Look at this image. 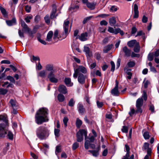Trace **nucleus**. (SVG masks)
<instances>
[{"instance_id": "obj_1", "label": "nucleus", "mask_w": 159, "mask_h": 159, "mask_svg": "<svg viewBox=\"0 0 159 159\" xmlns=\"http://www.w3.org/2000/svg\"><path fill=\"white\" fill-rule=\"evenodd\" d=\"M74 73L73 77L76 79L78 77V82L81 84H84L86 79L88 78V74L86 68L82 66H77L74 68Z\"/></svg>"}, {"instance_id": "obj_2", "label": "nucleus", "mask_w": 159, "mask_h": 159, "mask_svg": "<svg viewBox=\"0 0 159 159\" xmlns=\"http://www.w3.org/2000/svg\"><path fill=\"white\" fill-rule=\"evenodd\" d=\"M48 110L46 108L42 107L39 108L37 111L35 115V121L38 125H41L43 123L48 122Z\"/></svg>"}, {"instance_id": "obj_3", "label": "nucleus", "mask_w": 159, "mask_h": 159, "mask_svg": "<svg viewBox=\"0 0 159 159\" xmlns=\"http://www.w3.org/2000/svg\"><path fill=\"white\" fill-rule=\"evenodd\" d=\"M70 23L69 20L67 19L65 20L64 22L63 27L64 30V33L62 34L58 35L59 31L57 30H56L53 34V39L57 42L59 40H62L66 38L68 35L70 30L69 31V25Z\"/></svg>"}, {"instance_id": "obj_4", "label": "nucleus", "mask_w": 159, "mask_h": 159, "mask_svg": "<svg viewBox=\"0 0 159 159\" xmlns=\"http://www.w3.org/2000/svg\"><path fill=\"white\" fill-rule=\"evenodd\" d=\"M49 132L47 127L43 125L39 127L36 130L37 137L41 140L47 139L49 136Z\"/></svg>"}, {"instance_id": "obj_5", "label": "nucleus", "mask_w": 159, "mask_h": 159, "mask_svg": "<svg viewBox=\"0 0 159 159\" xmlns=\"http://www.w3.org/2000/svg\"><path fill=\"white\" fill-rule=\"evenodd\" d=\"M20 22L22 28V30L20 29L18 30V34L20 38H24V32L26 33L29 31L30 29L23 20H21Z\"/></svg>"}, {"instance_id": "obj_6", "label": "nucleus", "mask_w": 159, "mask_h": 159, "mask_svg": "<svg viewBox=\"0 0 159 159\" xmlns=\"http://www.w3.org/2000/svg\"><path fill=\"white\" fill-rule=\"evenodd\" d=\"M85 136V140H86L87 137V132L84 129H80L76 133L77 141L80 142L83 141V136Z\"/></svg>"}, {"instance_id": "obj_7", "label": "nucleus", "mask_w": 159, "mask_h": 159, "mask_svg": "<svg viewBox=\"0 0 159 159\" xmlns=\"http://www.w3.org/2000/svg\"><path fill=\"white\" fill-rule=\"evenodd\" d=\"M143 98H139L136 101V113H140L141 114L142 113L143 110L141 108L143 104Z\"/></svg>"}, {"instance_id": "obj_8", "label": "nucleus", "mask_w": 159, "mask_h": 159, "mask_svg": "<svg viewBox=\"0 0 159 159\" xmlns=\"http://www.w3.org/2000/svg\"><path fill=\"white\" fill-rule=\"evenodd\" d=\"M48 78L49 80L52 83H57L58 80L55 77V75L53 71H51L48 74Z\"/></svg>"}, {"instance_id": "obj_9", "label": "nucleus", "mask_w": 159, "mask_h": 159, "mask_svg": "<svg viewBox=\"0 0 159 159\" xmlns=\"http://www.w3.org/2000/svg\"><path fill=\"white\" fill-rule=\"evenodd\" d=\"M52 10L50 14V18L51 19L56 18L58 16L57 14H56L57 12V7L55 4L52 5Z\"/></svg>"}, {"instance_id": "obj_10", "label": "nucleus", "mask_w": 159, "mask_h": 159, "mask_svg": "<svg viewBox=\"0 0 159 159\" xmlns=\"http://www.w3.org/2000/svg\"><path fill=\"white\" fill-rule=\"evenodd\" d=\"M121 52L124 53V56L129 57L130 56L131 51L126 46H125L122 48Z\"/></svg>"}, {"instance_id": "obj_11", "label": "nucleus", "mask_w": 159, "mask_h": 159, "mask_svg": "<svg viewBox=\"0 0 159 159\" xmlns=\"http://www.w3.org/2000/svg\"><path fill=\"white\" fill-rule=\"evenodd\" d=\"M116 84L115 87L111 91V93L115 96H118L119 92L118 89V82L117 80H116Z\"/></svg>"}, {"instance_id": "obj_12", "label": "nucleus", "mask_w": 159, "mask_h": 159, "mask_svg": "<svg viewBox=\"0 0 159 159\" xmlns=\"http://www.w3.org/2000/svg\"><path fill=\"white\" fill-rule=\"evenodd\" d=\"M7 130L5 129L1 124H0V138L5 137L7 134Z\"/></svg>"}, {"instance_id": "obj_13", "label": "nucleus", "mask_w": 159, "mask_h": 159, "mask_svg": "<svg viewBox=\"0 0 159 159\" xmlns=\"http://www.w3.org/2000/svg\"><path fill=\"white\" fill-rule=\"evenodd\" d=\"M58 90L60 93L63 94H65L67 93V90L66 87L63 85H59L58 88Z\"/></svg>"}, {"instance_id": "obj_14", "label": "nucleus", "mask_w": 159, "mask_h": 159, "mask_svg": "<svg viewBox=\"0 0 159 159\" xmlns=\"http://www.w3.org/2000/svg\"><path fill=\"white\" fill-rule=\"evenodd\" d=\"M78 111L79 113L83 114L85 111V109L83 105L81 103H79L78 104Z\"/></svg>"}, {"instance_id": "obj_15", "label": "nucleus", "mask_w": 159, "mask_h": 159, "mask_svg": "<svg viewBox=\"0 0 159 159\" xmlns=\"http://www.w3.org/2000/svg\"><path fill=\"white\" fill-rule=\"evenodd\" d=\"M138 9V5L136 4H135L134 5V15L133 16L134 18H138L139 17V12Z\"/></svg>"}, {"instance_id": "obj_16", "label": "nucleus", "mask_w": 159, "mask_h": 159, "mask_svg": "<svg viewBox=\"0 0 159 159\" xmlns=\"http://www.w3.org/2000/svg\"><path fill=\"white\" fill-rule=\"evenodd\" d=\"M100 147H98L96 150H89L88 151L92 154L93 156L95 157H97L99 154V151L100 150Z\"/></svg>"}, {"instance_id": "obj_17", "label": "nucleus", "mask_w": 159, "mask_h": 159, "mask_svg": "<svg viewBox=\"0 0 159 159\" xmlns=\"http://www.w3.org/2000/svg\"><path fill=\"white\" fill-rule=\"evenodd\" d=\"M6 22L7 25L9 26L16 24V20L15 18H13L10 20H6Z\"/></svg>"}, {"instance_id": "obj_18", "label": "nucleus", "mask_w": 159, "mask_h": 159, "mask_svg": "<svg viewBox=\"0 0 159 159\" xmlns=\"http://www.w3.org/2000/svg\"><path fill=\"white\" fill-rule=\"evenodd\" d=\"M88 36V34L87 32H85L84 33H83L80 34V36H79V39L82 41H85L87 39V37Z\"/></svg>"}, {"instance_id": "obj_19", "label": "nucleus", "mask_w": 159, "mask_h": 159, "mask_svg": "<svg viewBox=\"0 0 159 159\" xmlns=\"http://www.w3.org/2000/svg\"><path fill=\"white\" fill-rule=\"evenodd\" d=\"M53 35V32L52 31H49L47 34L46 40L48 42L52 41V37Z\"/></svg>"}, {"instance_id": "obj_20", "label": "nucleus", "mask_w": 159, "mask_h": 159, "mask_svg": "<svg viewBox=\"0 0 159 159\" xmlns=\"http://www.w3.org/2000/svg\"><path fill=\"white\" fill-rule=\"evenodd\" d=\"M64 82L68 86H71L73 85V83H71V79L69 78H65Z\"/></svg>"}, {"instance_id": "obj_21", "label": "nucleus", "mask_w": 159, "mask_h": 159, "mask_svg": "<svg viewBox=\"0 0 159 159\" xmlns=\"http://www.w3.org/2000/svg\"><path fill=\"white\" fill-rule=\"evenodd\" d=\"M137 43L136 40H133L128 42L127 44L129 47L132 48L134 46L136 43Z\"/></svg>"}, {"instance_id": "obj_22", "label": "nucleus", "mask_w": 159, "mask_h": 159, "mask_svg": "<svg viewBox=\"0 0 159 159\" xmlns=\"http://www.w3.org/2000/svg\"><path fill=\"white\" fill-rule=\"evenodd\" d=\"M96 4V3L94 2L90 3L89 2L86 6L90 10H94L95 9Z\"/></svg>"}, {"instance_id": "obj_23", "label": "nucleus", "mask_w": 159, "mask_h": 159, "mask_svg": "<svg viewBox=\"0 0 159 159\" xmlns=\"http://www.w3.org/2000/svg\"><path fill=\"white\" fill-rule=\"evenodd\" d=\"M113 45H108L104 47L103 49V52L104 53H107L110 51L112 48Z\"/></svg>"}, {"instance_id": "obj_24", "label": "nucleus", "mask_w": 159, "mask_h": 159, "mask_svg": "<svg viewBox=\"0 0 159 159\" xmlns=\"http://www.w3.org/2000/svg\"><path fill=\"white\" fill-rule=\"evenodd\" d=\"M140 49V47L139 44V43L138 42L134 46V51L136 53H138L139 52Z\"/></svg>"}, {"instance_id": "obj_25", "label": "nucleus", "mask_w": 159, "mask_h": 159, "mask_svg": "<svg viewBox=\"0 0 159 159\" xmlns=\"http://www.w3.org/2000/svg\"><path fill=\"white\" fill-rule=\"evenodd\" d=\"M109 22L111 26H114L116 23V20L114 17H112L109 19Z\"/></svg>"}, {"instance_id": "obj_26", "label": "nucleus", "mask_w": 159, "mask_h": 159, "mask_svg": "<svg viewBox=\"0 0 159 159\" xmlns=\"http://www.w3.org/2000/svg\"><path fill=\"white\" fill-rule=\"evenodd\" d=\"M57 99L60 102H62L64 101L65 99L64 96L62 94H59L57 97Z\"/></svg>"}, {"instance_id": "obj_27", "label": "nucleus", "mask_w": 159, "mask_h": 159, "mask_svg": "<svg viewBox=\"0 0 159 159\" xmlns=\"http://www.w3.org/2000/svg\"><path fill=\"white\" fill-rule=\"evenodd\" d=\"M47 75L46 70H42L40 71L38 74V76L42 78H45Z\"/></svg>"}, {"instance_id": "obj_28", "label": "nucleus", "mask_w": 159, "mask_h": 159, "mask_svg": "<svg viewBox=\"0 0 159 159\" xmlns=\"http://www.w3.org/2000/svg\"><path fill=\"white\" fill-rule=\"evenodd\" d=\"M45 69L46 70L48 71H53V65L51 64H47L45 66Z\"/></svg>"}, {"instance_id": "obj_29", "label": "nucleus", "mask_w": 159, "mask_h": 159, "mask_svg": "<svg viewBox=\"0 0 159 159\" xmlns=\"http://www.w3.org/2000/svg\"><path fill=\"white\" fill-rule=\"evenodd\" d=\"M33 18V16L32 15L30 14L26 16L24 20L27 23H29L30 22V20L32 19Z\"/></svg>"}, {"instance_id": "obj_30", "label": "nucleus", "mask_w": 159, "mask_h": 159, "mask_svg": "<svg viewBox=\"0 0 159 159\" xmlns=\"http://www.w3.org/2000/svg\"><path fill=\"white\" fill-rule=\"evenodd\" d=\"M5 146L6 147L4 148L2 152V153L4 155H5L6 154L7 151L9 149V143H6L5 144Z\"/></svg>"}, {"instance_id": "obj_31", "label": "nucleus", "mask_w": 159, "mask_h": 159, "mask_svg": "<svg viewBox=\"0 0 159 159\" xmlns=\"http://www.w3.org/2000/svg\"><path fill=\"white\" fill-rule=\"evenodd\" d=\"M0 120H2L6 123L7 122V119L6 115H0Z\"/></svg>"}, {"instance_id": "obj_32", "label": "nucleus", "mask_w": 159, "mask_h": 159, "mask_svg": "<svg viewBox=\"0 0 159 159\" xmlns=\"http://www.w3.org/2000/svg\"><path fill=\"white\" fill-rule=\"evenodd\" d=\"M134 155H132L130 157L129 154H126L125 156H124L122 159H134Z\"/></svg>"}, {"instance_id": "obj_33", "label": "nucleus", "mask_w": 159, "mask_h": 159, "mask_svg": "<svg viewBox=\"0 0 159 159\" xmlns=\"http://www.w3.org/2000/svg\"><path fill=\"white\" fill-rule=\"evenodd\" d=\"M82 124V121L79 118H77L76 122V125L78 128H80Z\"/></svg>"}, {"instance_id": "obj_34", "label": "nucleus", "mask_w": 159, "mask_h": 159, "mask_svg": "<svg viewBox=\"0 0 159 159\" xmlns=\"http://www.w3.org/2000/svg\"><path fill=\"white\" fill-rule=\"evenodd\" d=\"M50 18L49 16V15L48 14L46 15L44 17V19L45 21V22L47 24H49L50 22Z\"/></svg>"}, {"instance_id": "obj_35", "label": "nucleus", "mask_w": 159, "mask_h": 159, "mask_svg": "<svg viewBox=\"0 0 159 159\" xmlns=\"http://www.w3.org/2000/svg\"><path fill=\"white\" fill-rule=\"evenodd\" d=\"M10 103L11 107L14 108V107H17V105L16 104V102L15 101L11 99L9 102Z\"/></svg>"}, {"instance_id": "obj_36", "label": "nucleus", "mask_w": 159, "mask_h": 159, "mask_svg": "<svg viewBox=\"0 0 159 159\" xmlns=\"http://www.w3.org/2000/svg\"><path fill=\"white\" fill-rule=\"evenodd\" d=\"M131 70L130 69H128L126 71V73L127 74L128 76H127V78L129 79H130L131 78V77L132 75V74L130 72Z\"/></svg>"}, {"instance_id": "obj_37", "label": "nucleus", "mask_w": 159, "mask_h": 159, "mask_svg": "<svg viewBox=\"0 0 159 159\" xmlns=\"http://www.w3.org/2000/svg\"><path fill=\"white\" fill-rule=\"evenodd\" d=\"M116 31H117V29H116L115 30H114L113 28L111 27H109L108 29V31L109 32L111 33H114L115 34H116Z\"/></svg>"}, {"instance_id": "obj_38", "label": "nucleus", "mask_w": 159, "mask_h": 159, "mask_svg": "<svg viewBox=\"0 0 159 159\" xmlns=\"http://www.w3.org/2000/svg\"><path fill=\"white\" fill-rule=\"evenodd\" d=\"M7 138L10 140H13V134L12 132L8 131L7 134Z\"/></svg>"}, {"instance_id": "obj_39", "label": "nucleus", "mask_w": 159, "mask_h": 159, "mask_svg": "<svg viewBox=\"0 0 159 159\" xmlns=\"http://www.w3.org/2000/svg\"><path fill=\"white\" fill-rule=\"evenodd\" d=\"M75 102L73 98H71L69 101L68 104V105L71 107L74 106Z\"/></svg>"}, {"instance_id": "obj_40", "label": "nucleus", "mask_w": 159, "mask_h": 159, "mask_svg": "<svg viewBox=\"0 0 159 159\" xmlns=\"http://www.w3.org/2000/svg\"><path fill=\"white\" fill-rule=\"evenodd\" d=\"M127 66L129 67H132L135 65V63L134 61H129L127 63Z\"/></svg>"}, {"instance_id": "obj_41", "label": "nucleus", "mask_w": 159, "mask_h": 159, "mask_svg": "<svg viewBox=\"0 0 159 159\" xmlns=\"http://www.w3.org/2000/svg\"><path fill=\"white\" fill-rule=\"evenodd\" d=\"M154 54L153 53H149L148 56V60L150 61H152L153 59Z\"/></svg>"}, {"instance_id": "obj_42", "label": "nucleus", "mask_w": 159, "mask_h": 159, "mask_svg": "<svg viewBox=\"0 0 159 159\" xmlns=\"http://www.w3.org/2000/svg\"><path fill=\"white\" fill-rule=\"evenodd\" d=\"M79 147V144L77 142L74 143L72 146V149L73 150H75Z\"/></svg>"}, {"instance_id": "obj_43", "label": "nucleus", "mask_w": 159, "mask_h": 159, "mask_svg": "<svg viewBox=\"0 0 159 159\" xmlns=\"http://www.w3.org/2000/svg\"><path fill=\"white\" fill-rule=\"evenodd\" d=\"M84 51L86 53L88 56H90L89 49L88 47L87 46H84Z\"/></svg>"}, {"instance_id": "obj_44", "label": "nucleus", "mask_w": 159, "mask_h": 159, "mask_svg": "<svg viewBox=\"0 0 159 159\" xmlns=\"http://www.w3.org/2000/svg\"><path fill=\"white\" fill-rule=\"evenodd\" d=\"M8 92L7 90L3 89H1L0 90V94L2 95H5Z\"/></svg>"}, {"instance_id": "obj_45", "label": "nucleus", "mask_w": 159, "mask_h": 159, "mask_svg": "<svg viewBox=\"0 0 159 159\" xmlns=\"http://www.w3.org/2000/svg\"><path fill=\"white\" fill-rule=\"evenodd\" d=\"M97 105L98 107L99 108H100L103 106V104L102 102H99V101H97Z\"/></svg>"}, {"instance_id": "obj_46", "label": "nucleus", "mask_w": 159, "mask_h": 159, "mask_svg": "<svg viewBox=\"0 0 159 159\" xmlns=\"http://www.w3.org/2000/svg\"><path fill=\"white\" fill-rule=\"evenodd\" d=\"M143 136L146 139H148L150 137L149 133L148 132H144L143 134Z\"/></svg>"}, {"instance_id": "obj_47", "label": "nucleus", "mask_w": 159, "mask_h": 159, "mask_svg": "<svg viewBox=\"0 0 159 159\" xmlns=\"http://www.w3.org/2000/svg\"><path fill=\"white\" fill-rule=\"evenodd\" d=\"M89 140H85L84 143V147L86 149H89Z\"/></svg>"}, {"instance_id": "obj_48", "label": "nucleus", "mask_w": 159, "mask_h": 159, "mask_svg": "<svg viewBox=\"0 0 159 159\" xmlns=\"http://www.w3.org/2000/svg\"><path fill=\"white\" fill-rule=\"evenodd\" d=\"M68 120V119L67 117H64L63 119V122L65 127H66L67 126V123Z\"/></svg>"}, {"instance_id": "obj_49", "label": "nucleus", "mask_w": 159, "mask_h": 159, "mask_svg": "<svg viewBox=\"0 0 159 159\" xmlns=\"http://www.w3.org/2000/svg\"><path fill=\"white\" fill-rule=\"evenodd\" d=\"M92 17V16H90L89 17H87L85 18L83 21V23L84 24H85L87 23L89 20H90Z\"/></svg>"}, {"instance_id": "obj_50", "label": "nucleus", "mask_w": 159, "mask_h": 159, "mask_svg": "<svg viewBox=\"0 0 159 159\" xmlns=\"http://www.w3.org/2000/svg\"><path fill=\"white\" fill-rule=\"evenodd\" d=\"M7 79L13 83H15V81L14 78L11 76H7Z\"/></svg>"}, {"instance_id": "obj_51", "label": "nucleus", "mask_w": 159, "mask_h": 159, "mask_svg": "<svg viewBox=\"0 0 159 159\" xmlns=\"http://www.w3.org/2000/svg\"><path fill=\"white\" fill-rule=\"evenodd\" d=\"M61 152V147L59 146H57L56 147V150L55 153L56 155H57V153Z\"/></svg>"}, {"instance_id": "obj_52", "label": "nucleus", "mask_w": 159, "mask_h": 159, "mask_svg": "<svg viewBox=\"0 0 159 159\" xmlns=\"http://www.w3.org/2000/svg\"><path fill=\"white\" fill-rule=\"evenodd\" d=\"M110 63L111 66V71L113 72L114 71L115 69V63L114 62L112 61H111Z\"/></svg>"}, {"instance_id": "obj_53", "label": "nucleus", "mask_w": 159, "mask_h": 159, "mask_svg": "<svg viewBox=\"0 0 159 159\" xmlns=\"http://www.w3.org/2000/svg\"><path fill=\"white\" fill-rule=\"evenodd\" d=\"M118 33H119L122 36L124 34L123 31L122 30H121L119 28H117V31L116 32V34Z\"/></svg>"}, {"instance_id": "obj_54", "label": "nucleus", "mask_w": 159, "mask_h": 159, "mask_svg": "<svg viewBox=\"0 0 159 159\" xmlns=\"http://www.w3.org/2000/svg\"><path fill=\"white\" fill-rule=\"evenodd\" d=\"M0 10L2 13L3 15L5 16L7 14L6 10L4 8L2 7L1 6H0Z\"/></svg>"}, {"instance_id": "obj_55", "label": "nucleus", "mask_w": 159, "mask_h": 159, "mask_svg": "<svg viewBox=\"0 0 159 159\" xmlns=\"http://www.w3.org/2000/svg\"><path fill=\"white\" fill-rule=\"evenodd\" d=\"M18 0H12V2H10L9 4L11 7L13 4H17Z\"/></svg>"}, {"instance_id": "obj_56", "label": "nucleus", "mask_w": 159, "mask_h": 159, "mask_svg": "<svg viewBox=\"0 0 159 159\" xmlns=\"http://www.w3.org/2000/svg\"><path fill=\"white\" fill-rule=\"evenodd\" d=\"M25 10L27 12H30L31 10V7L28 5H26L25 6Z\"/></svg>"}, {"instance_id": "obj_57", "label": "nucleus", "mask_w": 159, "mask_h": 159, "mask_svg": "<svg viewBox=\"0 0 159 159\" xmlns=\"http://www.w3.org/2000/svg\"><path fill=\"white\" fill-rule=\"evenodd\" d=\"M117 10V8L115 6H112L110 9V11L111 12L116 11Z\"/></svg>"}, {"instance_id": "obj_58", "label": "nucleus", "mask_w": 159, "mask_h": 159, "mask_svg": "<svg viewBox=\"0 0 159 159\" xmlns=\"http://www.w3.org/2000/svg\"><path fill=\"white\" fill-rule=\"evenodd\" d=\"M121 131L123 133H127L128 132L127 127L126 126H123L121 129Z\"/></svg>"}, {"instance_id": "obj_59", "label": "nucleus", "mask_w": 159, "mask_h": 159, "mask_svg": "<svg viewBox=\"0 0 159 159\" xmlns=\"http://www.w3.org/2000/svg\"><path fill=\"white\" fill-rule=\"evenodd\" d=\"M149 110L151 111L152 113L155 112L154 107L153 105L151 104L149 106Z\"/></svg>"}, {"instance_id": "obj_60", "label": "nucleus", "mask_w": 159, "mask_h": 159, "mask_svg": "<svg viewBox=\"0 0 159 159\" xmlns=\"http://www.w3.org/2000/svg\"><path fill=\"white\" fill-rule=\"evenodd\" d=\"M60 130L58 129H54V134L57 137H58L59 135Z\"/></svg>"}, {"instance_id": "obj_61", "label": "nucleus", "mask_w": 159, "mask_h": 159, "mask_svg": "<svg viewBox=\"0 0 159 159\" xmlns=\"http://www.w3.org/2000/svg\"><path fill=\"white\" fill-rule=\"evenodd\" d=\"M26 33L28 34L29 35L31 38H33V37L34 35L33 34H34V33L32 31V30L30 29L29 30V31H27Z\"/></svg>"}, {"instance_id": "obj_62", "label": "nucleus", "mask_w": 159, "mask_h": 159, "mask_svg": "<svg viewBox=\"0 0 159 159\" xmlns=\"http://www.w3.org/2000/svg\"><path fill=\"white\" fill-rule=\"evenodd\" d=\"M137 31V28L134 26L132 27L131 29V34H134L136 33Z\"/></svg>"}, {"instance_id": "obj_63", "label": "nucleus", "mask_w": 159, "mask_h": 159, "mask_svg": "<svg viewBox=\"0 0 159 159\" xmlns=\"http://www.w3.org/2000/svg\"><path fill=\"white\" fill-rule=\"evenodd\" d=\"M40 20V16H39L36 15L34 18V21L36 23H38Z\"/></svg>"}, {"instance_id": "obj_64", "label": "nucleus", "mask_w": 159, "mask_h": 159, "mask_svg": "<svg viewBox=\"0 0 159 159\" xmlns=\"http://www.w3.org/2000/svg\"><path fill=\"white\" fill-rule=\"evenodd\" d=\"M137 114L136 113V111L133 108L129 112V114L130 116H132V115L134 113Z\"/></svg>"}]
</instances>
